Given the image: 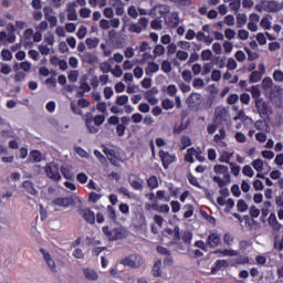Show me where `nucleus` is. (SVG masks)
Wrapping results in <instances>:
<instances>
[{
  "instance_id": "obj_8",
  "label": "nucleus",
  "mask_w": 283,
  "mask_h": 283,
  "mask_svg": "<svg viewBox=\"0 0 283 283\" xmlns=\"http://www.w3.org/2000/svg\"><path fill=\"white\" fill-rule=\"evenodd\" d=\"M78 216L87 222V224H96V214L90 208H80L77 210Z\"/></svg>"
},
{
  "instance_id": "obj_62",
  "label": "nucleus",
  "mask_w": 283,
  "mask_h": 283,
  "mask_svg": "<svg viewBox=\"0 0 283 283\" xmlns=\"http://www.w3.org/2000/svg\"><path fill=\"white\" fill-rule=\"evenodd\" d=\"M0 136L2 138H14V132L12 129L1 130Z\"/></svg>"
},
{
  "instance_id": "obj_52",
  "label": "nucleus",
  "mask_w": 283,
  "mask_h": 283,
  "mask_svg": "<svg viewBox=\"0 0 283 283\" xmlns=\"http://www.w3.org/2000/svg\"><path fill=\"white\" fill-rule=\"evenodd\" d=\"M86 34H87V27L81 25L76 33L77 39H85Z\"/></svg>"
},
{
  "instance_id": "obj_28",
  "label": "nucleus",
  "mask_w": 283,
  "mask_h": 283,
  "mask_svg": "<svg viewBox=\"0 0 283 283\" xmlns=\"http://www.w3.org/2000/svg\"><path fill=\"white\" fill-rule=\"evenodd\" d=\"M144 182L143 179L138 180V179H133L129 180V185L130 187L135 190V191H143L144 189Z\"/></svg>"
},
{
  "instance_id": "obj_15",
  "label": "nucleus",
  "mask_w": 283,
  "mask_h": 283,
  "mask_svg": "<svg viewBox=\"0 0 283 283\" xmlns=\"http://www.w3.org/2000/svg\"><path fill=\"white\" fill-rule=\"evenodd\" d=\"M213 171L218 176H223V178H226V180H228V181L231 180V174L229 172V167H227L224 165H214Z\"/></svg>"
},
{
  "instance_id": "obj_21",
  "label": "nucleus",
  "mask_w": 283,
  "mask_h": 283,
  "mask_svg": "<svg viewBox=\"0 0 283 283\" xmlns=\"http://www.w3.org/2000/svg\"><path fill=\"white\" fill-rule=\"evenodd\" d=\"M208 244L209 247H211V249H216V247H218V244H220V234L212 232L209 237H208Z\"/></svg>"
},
{
  "instance_id": "obj_50",
  "label": "nucleus",
  "mask_w": 283,
  "mask_h": 283,
  "mask_svg": "<svg viewBox=\"0 0 283 283\" xmlns=\"http://www.w3.org/2000/svg\"><path fill=\"white\" fill-rule=\"evenodd\" d=\"M99 70L103 72V74H108V72H112V64L104 62L99 65Z\"/></svg>"
},
{
  "instance_id": "obj_64",
  "label": "nucleus",
  "mask_w": 283,
  "mask_h": 283,
  "mask_svg": "<svg viewBox=\"0 0 283 283\" xmlns=\"http://www.w3.org/2000/svg\"><path fill=\"white\" fill-rule=\"evenodd\" d=\"M212 51L214 52V54H222V44H220V42H214L212 44Z\"/></svg>"
},
{
  "instance_id": "obj_31",
  "label": "nucleus",
  "mask_w": 283,
  "mask_h": 283,
  "mask_svg": "<svg viewBox=\"0 0 283 283\" xmlns=\"http://www.w3.org/2000/svg\"><path fill=\"white\" fill-rule=\"evenodd\" d=\"M99 40L98 38H87L85 40V44L87 45L88 50H92L94 48H98Z\"/></svg>"
},
{
  "instance_id": "obj_25",
  "label": "nucleus",
  "mask_w": 283,
  "mask_h": 283,
  "mask_svg": "<svg viewBox=\"0 0 283 283\" xmlns=\"http://www.w3.org/2000/svg\"><path fill=\"white\" fill-rule=\"evenodd\" d=\"M161 266H163L161 260H157L153 265L151 273L155 277H160V275H163V271L160 270Z\"/></svg>"
},
{
  "instance_id": "obj_16",
  "label": "nucleus",
  "mask_w": 283,
  "mask_h": 283,
  "mask_svg": "<svg viewBox=\"0 0 283 283\" xmlns=\"http://www.w3.org/2000/svg\"><path fill=\"white\" fill-rule=\"evenodd\" d=\"M83 63H87L88 65H94V63H98V56L94 52H84L82 55Z\"/></svg>"
},
{
  "instance_id": "obj_56",
  "label": "nucleus",
  "mask_w": 283,
  "mask_h": 283,
  "mask_svg": "<svg viewBox=\"0 0 283 283\" xmlns=\"http://www.w3.org/2000/svg\"><path fill=\"white\" fill-rule=\"evenodd\" d=\"M233 234H231V233H226L224 235H223V242H224V244H227V247H231L232 244H233Z\"/></svg>"
},
{
  "instance_id": "obj_45",
  "label": "nucleus",
  "mask_w": 283,
  "mask_h": 283,
  "mask_svg": "<svg viewBox=\"0 0 283 283\" xmlns=\"http://www.w3.org/2000/svg\"><path fill=\"white\" fill-rule=\"evenodd\" d=\"M273 80L276 82V83H283V72L280 71V70H275L273 72Z\"/></svg>"
},
{
  "instance_id": "obj_27",
  "label": "nucleus",
  "mask_w": 283,
  "mask_h": 283,
  "mask_svg": "<svg viewBox=\"0 0 283 283\" xmlns=\"http://www.w3.org/2000/svg\"><path fill=\"white\" fill-rule=\"evenodd\" d=\"M248 92H250L252 94V98H254V101H261V96H262V91H260V87L258 86H251Z\"/></svg>"
},
{
  "instance_id": "obj_57",
  "label": "nucleus",
  "mask_w": 283,
  "mask_h": 283,
  "mask_svg": "<svg viewBox=\"0 0 283 283\" xmlns=\"http://www.w3.org/2000/svg\"><path fill=\"white\" fill-rule=\"evenodd\" d=\"M154 54L155 56H163V54H165V46H163V44L156 45L154 49Z\"/></svg>"
},
{
  "instance_id": "obj_29",
  "label": "nucleus",
  "mask_w": 283,
  "mask_h": 283,
  "mask_svg": "<svg viewBox=\"0 0 283 283\" xmlns=\"http://www.w3.org/2000/svg\"><path fill=\"white\" fill-rule=\"evenodd\" d=\"M147 186L149 187V189L154 190V189H158V177H156V175L150 176L147 180Z\"/></svg>"
},
{
  "instance_id": "obj_51",
  "label": "nucleus",
  "mask_w": 283,
  "mask_h": 283,
  "mask_svg": "<svg viewBox=\"0 0 283 283\" xmlns=\"http://www.w3.org/2000/svg\"><path fill=\"white\" fill-rule=\"evenodd\" d=\"M161 107L164 109H174V101L166 98L161 102Z\"/></svg>"
},
{
  "instance_id": "obj_39",
  "label": "nucleus",
  "mask_w": 283,
  "mask_h": 283,
  "mask_svg": "<svg viewBox=\"0 0 283 283\" xmlns=\"http://www.w3.org/2000/svg\"><path fill=\"white\" fill-rule=\"evenodd\" d=\"M262 80V73L259 71H253L250 75V83H258Z\"/></svg>"
},
{
  "instance_id": "obj_11",
  "label": "nucleus",
  "mask_w": 283,
  "mask_h": 283,
  "mask_svg": "<svg viewBox=\"0 0 283 283\" xmlns=\"http://www.w3.org/2000/svg\"><path fill=\"white\" fill-rule=\"evenodd\" d=\"M45 174L51 178V180H55L57 182L61 180V171L59 170V165L46 166Z\"/></svg>"
},
{
  "instance_id": "obj_48",
  "label": "nucleus",
  "mask_w": 283,
  "mask_h": 283,
  "mask_svg": "<svg viewBox=\"0 0 283 283\" xmlns=\"http://www.w3.org/2000/svg\"><path fill=\"white\" fill-rule=\"evenodd\" d=\"M187 147H191V138L189 136L181 137V149H187Z\"/></svg>"
},
{
  "instance_id": "obj_43",
  "label": "nucleus",
  "mask_w": 283,
  "mask_h": 283,
  "mask_svg": "<svg viewBox=\"0 0 283 283\" xmlns=\"http://www.w3.org/2000/svg\"><path fill=\"white\" fill-rule=\"evenodd\" d=\"M263 90H271L273 87V80L271 77H264L262 81Z\"/></svg>"
},
{
  "instance_id": "obj_38",
  "label": "nucleus",
  "mask_w": 283,
  "mask_h": 283,
  "mask_svg": "<svg viewBox=\"0 0 283 283\" xmlns=\"http://www.w3.org/2000/svg\"><path fill=\"white\" fill-rule=\"evenodd\" d=\"M213 59V52L207 49L201 52V61H211Z\"/></svg>"
},
{
  "instance_id": "obj_18",
  "label": "nucleus",
  "mask_w": 283,
  "mask_h": 283,
  "mask_svg": "<svg viewBox=\"0 0 283 283\" xmlns=\"http://www.w3.org/2000/svg\"><path fill=\"white\" fill-rule=\"evenodd\" d=\"M44 17L46 21H49L51 28H56V24L59 23V19L55 15H51L50 12H52V9L45 7L43 9Z\"/></svg>"
},
{
  "instance_id": "obj_47",
  "label": "nucleus",
  "mask_w": 283,
  "mask_h": 283,
  "mask_svg": "<svg viewBox=\"0 0 283 283\" xmlns=\"http://www.w3.org/2000/svg\"><path fill=\"white\" fill-rule=\"evenodd\" d=\"M80 90H82V92H85V93L92 92V86H90V84L85 80H81Z\"/></svg>"
},
{
  "instance_id": "obj_5",
  "label": "nucleus",
  "mask_w": 283,
  "mask_h": 283,
  "mask_svg": "<svg viewBox=\"0 0 283 283\" xmlns=\"http://www.w3.org/2000/svg\"><path fill=\"white\" fill-rule=\"evenodd\" d=\"M132 224L134 229L138 231H145L147 229V217H145L144 212H136L132 220Z\"/></svg>"
},
{
  "instance_id": "obj_42",
  "label": "nucleus",
  "mask_w": 283,
  "mask_h": 283,
  "mask_svg": "<svg viewBox=\"0 0 283 283\" xmlns=\"http://www.w3.org/2000/svg\"><path fill=\"white\" fill-rule=\"evenodd\" d=\"M30 157L32 158L33 163H41L42 155L39 150H31Z\"/></svg>"
},
{
  "instance_id": "obj_34",
  "label": "nucleus",
  "mask_w": 283,
  "mask_h": 283,
  "mask_svg": "<svg viewBox=\"0 0 283 283\" xmlns=\"http://www.w3.org/2000/svg\"><path fill=\"white\" fill-rule=\"evenodd\" d=\"M163 92H166L168 96H176L178 88L176 87V85L170 84L166 88L164 87Z\"/></svg>"
},
{
  "instance_id": "obj_63",
  "label": "nucleus",
  "mask_w": 283,
  "mask_h": 283,
  "mask_svg": "<svg viewBox=\"0 0 283 283\" xmlns=\"http://www.w3.org/2000/svg\"><path fill=\"white\" fill-rule=\"evenodd\" d=\"M237 143H247V135L241 132H237L234 135Z\"/></svg>"
},
{
  "instance_id": "obj_22",
  "label": "nucleus",
  "mask_w": 283,
  "mask_h": 283,
  "mask_svg": "<svg viewBox=\"0 0 283 283\" xmlns=\"http://www.w3.org/2000/svg\"><path fill=\"white\" fill-rule=\"evenodd\" d=\"M214 118H216L217 123H220V120H222V118H227V108H224L223 106H218L214 109Z\"/></svg>"
},
{
  "instance_id": "obj_17",
  "label": "nucleus",
  "mask_w": 283,
  "mask_h": 283,
  "mask_svg": "<svg viewBox=\"0 0 283 283\" xmlns=\"http://www.w3.org/2000/svg\"><path fill=\"white\" fill-rule=\"evenodd\" d=\"M67 10V20L77 21L78 14L76 13V2H70L66 7Z\"/></svg>"
},
{
  "instance_id": "obj_46",
  "label": "nucleus",
  "mask_w": 283,
  "mask_h": 283,
  "mask_svg": "<svg viewBox=\"0 0 283 283\" xmlns=\"http://www.w3.org/2000/svg\"><path fill=\"white\" fill-rule=\"evenodd\" d=\"M2 61H12V52L8 49L1 51Z\"/></svg>"
},
{
  "instance_id": "obj_4",
  "label": "nucleus",
  "mask_w": 283,
  "mask_h": 283,
  "mask_svg": "<svg viewBox=\"0 0 283 283\" xmlns=\"http://www.w3.org/2000/svg\"><path fill=\"white\" fill-rule=\"evenodd\" d=\"M124 266H130L132 269H140L143 266V256L130 254L120 261Z\"/></svg>"
},
{
  "instance_id": "obj_26",
  "label": "nucleus",
  "mask_w": 283,
  "mask_h": 283,
  "mask_svg": "<svg viewBox=\"0 0 283 283\" xmlns=\"http://www.w3.org/2000/svg\"><path fill=\"white\" fill-rule=\"evenodd\" d=\"M269 224L274 231H280L282 229V224L279 223L277 217H275V214H271L269 217Z\"/></svg>"
},
{
  "instance_id": "obj_40",
  "label": "nucleus",
  "mask_w": 283,
  "mask_h": 283,
  "mask_svg": "<svg viewBox=\"0 0 283 283\" xmlns=\"http://www.w3.org/2000/svg\"><path fill=\"white\" fill-rule=\"evenodd\" d=\"M193 156H196V149L189 148L187 150L186 156H185V161L186 163H193Z\"/></svg>"
},
{
  "instance_id": "obj_49",
  "label": "nucleus",
  "mask_w": 283,
  "mask_h": 283,
  "mask_svg": "<svg viewBox=\"0 0 283 283\" xmlns=\"http://www.w3.org/2000/svg\"><path fill=\"white\" fill-rule=\"evenodd\" d=\"M229 167L233 176H240V166H238L235 163H229Z\"/></svg>"
},
{
  "instance_id": "obj_19",
  "label": "nucleus",
  "mask_w": 283,
  "mask_h": 283,
  "mask_svg": "<svg viewBox=\"0 0 283 283\" xmlns=\"http://www.w3.org/2000/svg\"><path fill=\"white\" fill-rule=\"evenodd\" d=\"M83 273H84V277L86 280H90L91 282H96V280H98V273L96 272V270L84 268Z\"/></svg>"
},
{
  "instance_id": "obj_60",
  "label": "nucleus",
  "mask_w": 283,
  "mask_h": 283,
  "mask_svg": "<svg viewBox=\"0 0 283 283\" xmlns=\"http://www.w3.org/2000/svg\"><path fill=\"white\" fill-rule=\"evenodd\" d=\"M104 96H105L106 101H109V98H112V96H114V88H112V86H106L104 88Z\"/></svg>"
},
{
  "instance_id": "obj_53",
  "label": "nucleus",
  "mask_w": 283,
  "mask_h": 283,
  "mask_svg": "<svg viewBox=\"0 0 283 283\" xmlns=\"http://www.w3.org/2000/svg\"><path fill=\"white\" fill-rule=\"evenodd\" d=\"M220 78H222V72L220 70H213L211 72V80L214 81L216 83H218V81H220Z\"/></svg>"
},
{
  "instance_id": "obj_24",
  "label": "nucleus",
  "mask_w": 283,
  "mask_h": 283,
  "mask_svg": "<svg viewBox=\"0 0 283 283\" xmlns=\"http://www.w3.org/2000/svg\"><path fill=\"white\" fill-rule=\"evenodd\" d=\"M213 182H216L218 185V187L220 189H224V187H227V185L231 184V180H227V178H222L220 176H213L212 177Z\"/></svg>"
},
{
  "instance_id": "obj_3",
  "label": "nucleus",
  "mask_w": 283,
  "mask_h": 283,
  "mask_svg": "<svg viewBox=\"0 0 283 283\" xmlns=\"http://www.w3.org/2000/svg\"><path fill=\"white\" fill-rule=\"evenodd\" d=\"M103 154H105L107 160L113 165L114 167H119V163H123V159H120V155H118V151L114 148H108L105 145H102Z\"/></svg>"
},
{
  "instance_id": "obj_32",
  "label": "nucleus",
  "mask_w": 283,
  "mask_h": 283,
  "mask_svg": "<svg viewBox=\"0 0 283 283\" xmlns=\"http://www.w3.org/2000/svg\"><path fill=\"white\" fill-rule=\"evenodd\" d=\"M252 167L255 169V171L261 174V171H264V161L262 159H255L252 161Z\"/></svg>"
},
{
  "instance_id": "obj_23",
  "label": "nucleus",
  "mask_w": 283,
  "mask_h": 283,
  "mask_svg": "<svg viewBox=\"0 0 283 283\" xmlns=\"http://www.w3.org/2000/svg\"><path fill=\"white\" fill-rule=\"evenodd\" d=\"M160 70V65H158L156 62H149L148 66L145 69V74L147 76H151V74H155V72H158Z\"/></svg>"
},
{
  "instance_id": "obj_1",
  "label": "nucleus",
  "mask_w": 283,
  "mask_h": 283,
  "mask_svg": "<svg viewBox=\"0 0 283 283\" xmlns=\"http://www.w3.org/2000/svg\"><path fill=\"white\" fill-rule=\"evenodd\" d=\"M84 122L90 134H98V127L105 123V115H96L94 117V115L88 112L84 115Z\"/></svg>"
},
{
  "instance_id": "obj_59",
  "label": "nucleus",
  "mask_w": 283,
  "mask_h": 283,
  "mask_svg": "<svg viewBox=\"0 0 283 283\" xmlns=\"http://www.w3.org/2000/svg\"><path fill=\"white\" fill-rule=\"evenodd\" d=\"M125 129H127V127L124 124H117L116 134L119 136V138L125 136Z\"/></svg>"
},
{
  "instance_id": "obj_9",
  "label": "nucleus",
  "mask_w": 283,
  "mask_h": 283,
  "mask_svg": "<svg viewBox=\"0 0 283 283\" xmlns=\"http://www.w3.org/2000/svg\"><path fill=\"white\" fill-rule=\"evenodd\" d=\"M171 8L167 4H157L150 10V15L156 17L157 19H163L165 14H169Z\"/></svg>"
},
{
  "instance_id": "obj_41",
  "label": "nucleus",
  "mask_w": 283,
  "mask_h": 283,
  "mask_svg": "<svg viewBox=\"0 0 283 283\" xmlns=\"http://www.w3.org/2000/svg\"><path fill=\"white\" fill-rule=\"evenodd\" d=\"M237 209L242 213L249 209V205H247V201H244V199H240L237 203Z\"/></svg>"
},
{
  "instance_id": "obj_55",
  "label": "nucleus",
  "mask_w": 283,
  "mask_h": 283,
  "mask_svg": "<svg viewBox=\"0 0 283 283\" xmlns=\"http://www.w3.org/2000/svg\"><path fill=\"white\" fill-rule=\"evenodd\" d=\"M71 111L76 114L77 116H83V111L81 109V107L78 105H76V103L72 102L71 103Z\"/></svg>"
},
{
  "instance_id": "obj_54",
  "label": "nucleus",
  "mask_w": 283,
  "mask_h": 283,
  "mask_svg": "<svg viewBox=\"0 0 283 283\" xmlns=\"http://www.w3.org/2000/svg\"><path fill=\"white\" fill-rule=\"evenodd\" d=\"M92 15V10L91 9H87V8H82L80 10V17L82 19H90V17Z\"/></svg>"
},
{
  "instance_id": "obj_10",
  "label": "nucleus",
  "mask_w": 283,
  "mask_h": 283,
  "mask_svg": "<svg viewBox=\"0 0 283 283\" xmlns=\"http://www.w3.org/2000/svg\"><path fill=\"white\" fill-rule=\"evenodd\" d=\"M159 158L163 163L164 169H169V166L171 165V163H176V156L165 150L159 151Z\"/></svg>"
},
{
  "instance_id": "obj_44",
  "label": "nucleus",
  "mask_w": 283,
  "mask_h": 283,
  "mask_svg": "<svg viewBox=\"0 0 283 283\" xmlns=\"http://www.w3.org/2000/svg\"><path fill=\"white\" fill-rule=\"evenodd\" d=\"M237 36L240 41H247V39H249V31L240 29L237 33Z\"/></svg>"
},
{
  "instance_id": "obj_12",
  "label": "nucleus",
  "mask_w": 283,
  "mask_h": 283,
  "mask_svg": "<svg viewBox=\"0 0 283 283\" xmlns=\"http://www.w3.org/2000/svg\"><path fill=\"white\" fill-rule=\"evenodd\" d=\"M255 107L260 116H268L269 114H271V108L269 107V104L262 98L255 101Z\"/></svg>"
},
{
  "instance_id": "obj_36",
  "label": "nucleus",
  "mask_w": 283,
  "mask_h": 283,
  "mask_svg": "<svg viewBox=\"0 0 283 283\" xmlns=\"http://www.w3.org/2000/svg\"><path fill=\"white\" fill-rule=\"evenodd\" d=\"M247 54H248V60L249 61H258L260 59V54L258 52L251 51V49L244 48Z\"/></svg>"
},
{
  "instance_id": "obj_2",
  "label": "nucleus",
  "mask_w": 283,
  "mask_h": 283,
  "mask_svg": "<svg viewBox=\"0 0 283 283\" xmlns=\"http://www.w3.org/2000/svg\"><path fill=\"white\" fill-rule=\"evenodd\" d=\"M104 235L107 237L109 242H116V240H125L127 238V230L123 228L109 229L108 226L102 228Z\"/></svg>"
},
{
  "instance_id": "obj_6",
  "label": "nucleus",
  "mask_w": 283,
  "mask_h": 283,
  "mask_svg": "<svg viewBox=\"0 0 283 283\" xmlns=\"http://www.w3.org/2000/svg\"><path fill=\"white\" fill-rule=\"evenodd\" d=\"M256 12H280V7L277 6L276 1H261L259 4H255Z\"/></svg>"
},
{
  "instance_id": "obj_33",
  "label": "nucleus",
  "mask_w": 283,
  "mask_h": 283,
  "mask_svg": "<svg viewBox=\"0 0 283 283\" xmlns=\"http://www.w3.org/2000/svg\"><path fill=\"white\" fill-rule=\"evenodd\" d=\"M115 103L119 107H123V105H126L127 103H129V96H127V95H119V96H117Z\"/></svg>"
},
{
  "instance_id": "obj_61",
  "label": "nucleus",
  "mask_w": 283,
  "mask_h": 283,
  "mask_svg": "<svg viewBox=\"0 0 283 283\" xmlns=\"http://www.w3.org/2000/svg\"><path fill=\"white\" fill-rule=\"evenodd\" d=\"M242 174L244 176H249V178H253L255 172L253 171V168H251V166H244L242 169Z\"/></svg>"
},
{
  "instance_id": "obj_7",
  "label": "nucleus",
  "mask_w": 283,
  "mask_h": 283,
  "mask_svg": "<svg viewBox=\"0 0 283 283\" xmlns=\"http://www.w3.org/2000/svg\"><path fill=\"white\" fill-rule=\"evenodd\" d=\"M147 25H149V20L147 18H140L138 23H132L128 27V32L140 34L143 30H147Z\"/></svg>"
},
{
  "instance_id": "obj_58",
  "label": "nucleus",
  "mask_w": 283,
  "mask_h": 283,
  "mask_svg": "<svg viewBox=\"0 0 283 283\" xmlns=\"http://www.w3.org/2000/svg\"><path fill=\"white\" fill-rule=\"evenodd\" d=\"M224 36H226V39H228V41H231V40L235 39V31L233 29H226Z\"/></svg>"
},
{
  "instance_id": "obj_35",
  "label": "nucleus",
  "mask_w": 283,
  "mask_h": 283,
  "mask_svg": "<svg viewBox=\"0 0 283 283\" xmlns=\"http://www.w3.org/2000/svg\"><path fill=\"white\" fill-rule=\"evenodd\" d=\"M222 48L224 54H231V52H233V43L230 41H223Z\"/></svg>"
},
{
  "instance_id": "obj_37",
  "label": "nucleus",
  "mask_w": 283,
  "mask_h": 283,
  "mask_svg": "<svg viewBox=\"0 0 283 283\" xmlns=\"http://www.w3.org/2000/svg\"><path fill=\"white\" fill-rule=\"evenodd\" d=\"M231 158H233V153L223 151L221 154L220 163H227L229 165Z\"/></svg>"
},
{
  "instance_id": "obj_13",
  "label": "nucleus",
  "mask_w": 283,
  "mask_h": 283,
  "mask_svg": "<svg viewBox=\"0 0 283 283\" xmlns=\"http://www.w3.org/2000/svg\"><path fill=\"white\" fill-rule=\"evenodd\" d=\"M40 253L43 255V260L48 264L50 271H52V273H56V263L54 262V259H52L50 252H46L45 249L41 248Z\"/></svg>"
},
{
  "instance_id": "obj_14",
  "label": "nucleus",
  "mask_w": 283,
  "mask_h": 283,
  "mask_svg": "<svg viewBox=\"0 0 283 283\" xmlns=\"http://www.w3.org/2000/svg\"><path fill=\"white\" fill-rule=\"evenodd\" d=\"M52 202L53 205H55V207H64V209H67V207H72V205H74V198L59 197L54 199Z\"/></svg>"
},
{
  "instance_id": "obj_30",
  "label": "nucleus",
  "mask_w": 283,
  "mask_h": 283,
  "mask_svg": "<svg viewBox=\"0 0 283 283\" xmlns=\"http://www.w3.org/2000/svg\"><path fill=\"white\" fill-rule=\"evenodd\" d=\"M247 21H248L247 14L239 13L237 15V28H244V25H247Z\"/></svg>"
},
{
  "instance_id": "obj_20",
  "label": "nucleus",
  "mask_w": 283,
  "mask_h": 283,
  "mask_svg": "<svg viewBox=\"0 0 283 283\" xmlns=\"http://www.w3.org/2000/svg\"><path fill=\"white\" fill-rule=\"evenodd\" d=\"M23 189L27 191V193H30V196H36L39 191H36V188H34V182L31 180H27L22 184Z\"/></svg>"
}]
</instances>
